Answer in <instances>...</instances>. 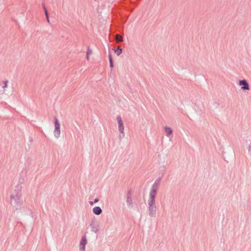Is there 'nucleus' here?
<instances>
[{
	"label": "nucleus",
	"instance_id": "obj_1",
	"mask_svg": "<svg viewBox=\"0 0 251 251\" xmlns=\"http://www.w3.org/2000/svg\"><path fill=\"white\" fill-rule=\"evenodd\" d=\"M161 178H158L152 184L150 191L148 204L149 208V214L151 217H154L156 214V206L155 204V198L158 189L160 187Z\"/></svg>",
	"mask_w": 251,
	"mask_h": 251
},
{
	"label": "nucleus",
	"instance_id": "obj_2",
	"mask_svg": "<svg viewBox=\"0 0 251 251\" xmlns=\"http://www.w3.org/2000/svg\"><path fill=\"white\" fill-rule=\"evenodd\" d=\"M23 203L22 199V186L21 185H16L11 191L10 195V204L16 210L21 208Z\"/></svg>",
	"mask_w": 251,
	"mask_h": 251
},
{
	"label": "nucleus",
	"instance_id": "obj_3",
	"mask_svg": "<svg viewBox=\"0 0 251 251\" xmlns=\"http://www.w3.org/2000/svg\"><path fill=\"white\" fill-rule=\"evenodd\" d=\"M54 129L53 134L55 138H58L60 135V125L56 117H54Z\"/></svg>",
	"mask_w": 251,
	"mask_h": 251
},
{
	"label": "nucleus",
	"instance_id": "obj_4",
	"mask_svg": "<svg viewBox=\"0 0 251 251\" xmlns=\"http://www.w3.org/2000/svg\"><path fill=\"white\" fill-rule=\"evenodd\" d=\"M116 119L117 120V122H118V124L119 131L122 134V136L123 137L125 136L124 126V124H123L122 118L120 115H118L117 116Z\"/></svg>",
	"mask_w": 251,
	"mask_h": 251
},
{
	"label": "nucleus",
	"instance_id": "obj_5",
	"mask_svg": "<svg viewBox=\"0 0 251 251\" xmlns=\"http://www.w3.org/2000/svg\"><path fill=\"white\" fill-rule=\"evenodd\" d=\"M87 241L86 236H83L81 238V241L79 244V250L80 251H85V246L87 244Z\"/></svg>",
	"mask_w": 251,
	"mask_h": 251
},
{
	"label": "nucleus",
	"instance_id": "obj_6",
	"mask_svg": "<svg viewBox=\"0 0 251 251\" xmlns=\"http://www.w3.org/2000/svg\"><path fill=\"white\" fill-rule=\"evenodd\" d=\"M239 85L241 86V89L243 90H249L250 86L245 79L241 80L239 81Z\"/></svg>",
	"mask_w": 251,
	"mask_h": 251
},
{
	"label": "nucleus",
	"instance_id": "obj_7",
	"mask_svg": "<svg viewBox=\"0 0 251 251\" xmlns=\"http://www.w3.org/2000/svg\"><path fill=\"white\" fill-rule=\"evenodd\" d=\"M126 201L128 206H131L132 205V200L131 198V192L128 191L126 195Z\"/></svg>",
	"mask_w": 251,
	"mask_h": 251
},
{
	"label": "nucleus",
	"instance_id": "obj_8",
	"mask_svg": "<svg viewBox=\"0 0 251 251\" xmlns=\"http://www.w3.org/2000/svg\"><path fill=\"white\" fill-rule=\"evenodd\" d=\"M93 212L96 215H99L102 213V210L100 207L96 206L93 208Z\"/></svg>",
	"mask_w": 251,
	"mask_h": 251
},
{
	"label": "nucleus",
	"instance_id": "obj_9",
	"mask_svg": "<svg viewBox=\"0 0 251 251\" xmlns=\"http://www.w3.org/2000/svg\"><path fill=\"white\" fill-rule=\"evenodd\" d=\"M164 130L166 134V136L169 137L173 133V130L171 127L168 126L164 127Z\"/></svg>",
	"mask_w": 251,
	"mask_h": 251
},
{
	"label": "nucleus",
	"instance_id": "obj_10",
	"mask_svg": "<svg viewBox=\"0 0 251 251\" xmlns=\"http://www.w3.org/2000/svg\"><path fill=\"white\" fill-rule=\"evenodd\" d=\"M115 39L118 43L123 41V38L119 34H116L115 35Z\"/></svg>",
	"mask_w": 251,
	"mask_h": 251
},
{
	"label": "nucleus",
	"instance_id": "obj_11",
	"mask_svg": "<svg viewBox=\"0 0 251 251\" xmlns=\"http://www.w3.org/2000/svg\"><path fill=\"white\" fill-rule=\"evenodd\" d=\"M115 52L117 53V55L119 56L121 54L122 49L119 47L116 50H115Z\"/></svg>",
	"mask_w": 251,
	"mask_h": 251
},
{
	"label": "nucleus",
	"instance_id": "obj_12",
	"mask_svg": "<svg viewBox=\"0 0 251 251\" xmlns=\"http://www.w3.org/2000/svg\"><path fill=\"white\" fill-rule=\"evenodd\" d=\"M8 83V80H5L3 81V84L4 85L2 86V88H5L7 87V84Z\"/></svg>",
	"mask_w": 251,
	"mask_h": 251
},
{
	"label": "nucleus",
	"instance_id": "obj_13",
	"mask_svg": "<svg viewBox=\"0 0 251 251\" xmlns=\"http://www.w3.org/2000/svg\"><path fill=\"white\" fill-rule=\"evenodd\" d=\"M43 8H44V10L45 11V15L46 16H48V15H49V14H48V11L47 10V8L46 7H45V5L43 4Z\"/></svg>",
	"mask_w": 251,
	"mask_h": 251
},
{
	"label": "nucleus",
	"instance_id": "obj_14",
	"mask_svg": "<svg viewBox=\"0 0 251 251\" xmlns=\"http://www.w3.org/2000/svg\"><path fill=\"white\" fill-rule=\"evenodd\" d=\"M93 226V224H91L90 225V226H91V228H92V231L95 232V233H96L97 231H98V229L96 228H95L94 226Z\"/></svg>",
	"mask_w": 251,
	"mask_h": 251
},
{
	"label": "nucleus",
	"instance_id": "obj_15",
	"mask_svg": "<svg viewBox=\"0 0 251 251\" xmlns=\"http://www.w3.org/2000/svg\"><path fill=\"white\" fill-rule=\"evenodd\" d=\"M92 53V50L89 48H88L87 51V55H91Z\"/></svg>",
	"mask_w": 251,
	"mask_h": 251
},
{
	"label": "nucleus",
	"instance_id": "obj_16",
	"mask_svg": "<svg viewBox=\"0 0 251 251\" xmlns=\"http://www.w3.org/2000/svg\"><path fill=\"white\" fill-rule=\"evenodd\" d=\"M108 57H109V63L113 62L112 58V55L110 53L109 54Z\"/></svg>",
	"mask_w": 251,
	"mask_h": 251
},
{
	"label": "nucleus",
	"instance_id": "obj_17",
	"mask_svg": "<svg viewBox=\"0 0 251 251\" xmlns=\"http://www.w3.org/2000/svg\"><path fill=\"white\" fill-rule=\"evenodd\" d=\"M110 67L111 68H112L114 66L113 62H110Z\"/></svg>",
	"mask_w": 251,
	"mask_h": 251
},
{
	"label": "nucleus",
	"instance_id": "obj_18",
	"mask_svg": "<svg viewBox=\"0 0 251 251\" xmlns=\"http://www.w3.org/2000/svg\"><path fill=\"white\" fill-rule=\"evenodd\" d=\"M47 22L50 23V20H49V16L48 15V16H46Z\"/></svg>",
	"mask_w": 251,
	"mask_h": 251
},
{
	"label": "nucleus",
	"instance_id": "obj_19",
	"mask_svg": "<svg viewBox=\"0 0 251 251\" xmlns=\"http://www.w3.org/2000/svg\"><path fill=\"white\" fill-rule=\"evenodd\" d=\"M99 201V199H95L94 200V203H96V202H98V201Z\"/></svg>",
	"mask_w": 251,
	"mask_h": 251
},
{
	"label": "nucleus",
	"instance_id": "obj_20",
	"mask_svg": "<svg viewBox=\"0 0 251 251\" xmlns=\"http://www.w3.org/2000/svg\"><path fill=\"white\" fill-rule=\"evenodd\" d=\"M94 202H92V201H89V203H90V204L91 205H93V204H94Z\"/></svg>",
	"mask_w": 251,
	"mask_h": 251
},
{
	"label": "nucleus",
	"instance_id": "obj_21",
	"mask_svg": "<svg viewBox=\"0 0 251 251\" xmlns=\"http://www.w3.org/2000/svg\"><path fill=\"white\" fill-rule=\"evenodd\" d=\"M89 55H87L86 54V58L88 60H89Z\"/></svg>",
	"mask_w": 251,
	"mask_h": 251
}]
</instances>
